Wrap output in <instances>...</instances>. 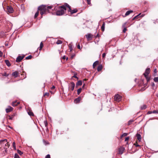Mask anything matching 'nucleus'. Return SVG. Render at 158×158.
Returning <instances> with one entry per match:
<instances>
[{"instance_id": "obj_1", "label": "nucleus", "mask_w": 158, "mask_h": 158, "mask_svg": "<svg viewBox=\"0 0 158 158\" xmlns=\"http://www.w3.org/2000/svg\"><path fill=\"white\" fill-rule=\"evenodd\" d=\"M53 6H48L47 5H42L40 6L38 8V10H39L40 13L41 15V18L43 17V15H46L48 13L51 12V10L53 7Z\"/></svg>"}, {"instance_id": "obj_2", "label": "nucleus", "mask_w": 158, "mask_h": 158, "mask_svg": "<svg viewBox=\"0 0 158 158\" xmlns=\"http://www.w3.org/2000/svg\"><path fill=\"white\" fill-rule=\"evenodd\" d=\"M54 10L56 11V15L60 16L63 15L66 11V9L65 5H62L58 8L55 7Z\"/></svg>"}, {"instance_id": "obj_3", "label": "nucleus", "mask_w": 158, "mask_h": 158, "mask_svg": "<svg viewBox=\"0 0 158 158\" xmlns=\"http://www.w3.org/2000/svg\"><path fill=\"white\" fill-rule=\"evenodd\" d=\"M150 73V69L149 68H147L146 69L144 73L143 74V75H144V77H145L146 80H147V82L144 85V87L146 86L148 82L150 81V77L148 76V75Z\"/></svg>"}, {"instance_id": "obj_4", "label": "nucleus", "mask_w": 158, "mask_h": 158, "mask_svg": "<svg viewBox=\"0 0 158 158\" xmlns=\"http://www.w3.org/2000/svg\"><path fill=\"white\" fill-rule=\"evenodd\" d=\"M75 86V83L73 82H71L69 85V89H70L71 91H73L74 88Z\"/></svg>"}, {"instance_id": "obj_5", "label": "nucleus", "mask_w": 158, "mask_h": 158, "mask_svg": "<svg viewBox=\"0 0 158 158\" xmlns=\"http://www.w3.org/2000/svg\"><path fill=\"white\" fill-rule=\"evenodd\" d=\"M7 12L9 13H12L13 12V9L11 6H9L7 7Z\"/></svg>"}, {"instance_id": "obj_6", "label": "nucleus", "mask_w": 158, "mask_h": 158, "mask_svg": "<svg viewBox=\"0 0 158 158\" xmlns=\"http://www.w3.org/2000/svg\"><path fill=\"white\" fill-rule=\"evenodd\" d=\"M114 100L117 102L120 101L121 100V97L118 94L114 96Z\"/></svg>"}, {"instance_id": "obj_7", "label": "nucleus", "mask_w": 158, "mask_h": 158, "mask_svg": "<svg viewBox=\"0 0 158 158\" xmlns=\"http://www.w3.org/2000/svg\"><path fill=\"white\" fill-rule=\"evenodd\" d=\"M125 148L124 147H120L118 149V154H119L121 155L123 153L124 151Z\"/></svg>"}, {"instance_id": "obj_8", "label": "nucleus", "mask_w": 158, "mask_h": 158, "mask_svg": "<svg viewBox=\"0 0 158 158\" xmlns=\"http://www.w3.org/2000/svg\"><path fill=\"white\" fill-rule=\"evenodd\" d=\"M24 56H18L16 59V61L18 62H20L22 60L24 57Z\"/></svg>"}, {"instance_id": "obj_9", "label": "nucleus", "mask_w": 158, "mask_h": 158, "mask_svg": "<svg viewBox=\"0 0 158 158\" xmlns=\"http://www.w3.org/2000/svg\"><path fill=\"white\" fill-rule=\"evenodd\" d=\"M93 36V35L90 33H88L85 35V36H86L88 40H91Z\"/></svg>"}, {"instance_id": "obj_10", "label": "nucleus", "mask_w": 158, "mask_h": 158, "mask_svg": "<svg viewBox=\"0 0 158 158\" xmlns=\"http://www.w3.org/2000/svg\"><path fill=\"white\" fill-rule=\"evenodd\" d=\"M20 102H17V101H15V102H12L11 105L13 106H15L18 105L19 104H20Z\"/></svg>"}, {"instance_id": "obj_11", "label": "nucleus", "mask_w": 158, "mask_h": 158, "mask_svg": "<svg viewBox=\"0 0 158 158\" xmlns=\"http://www.w3.org/2000/svg\"><path fill=\"white\" fill-rule=\"evenodd\" d=\"M13 108L10 106H9L8 108L6 109V111L8 113L12 111L13 110Z\"/></svg>"}, {"instance_id": "obj_12", "label": "nucleus", "mask_w": 158, "mask_h": 158, "mask_svg": "<svg viewBox=\"0 0 158 158\" xmlns=\"http://www.w3.org/2000/svg\"><path fill=\"white\" fill-rule=\"evenodd\" d=\"M99 64V62L98 60L94 62L93 65V69H95L96 66Z\"/></svg>"}, {"instance_id": "obj_13", "label": "nucleus", "mask_w": 158, "mask_h": 158, "mask_svg": "<svg viewBox=\"0 0 158 158\" xmlns=\"http://www.w3.org/2000/svg\"><path fill=\"white\" fill-rule=\"evenodd\" d=\"M81 98L80 97H79L78 98L75 99L74 100V102L76 103H78L81 100Z\"/></svg>"}, {"instance_id": "obj_14", "label": "nucleus", "mask_w": 158, "mask_h": 158, "mask_svg": "<svg viewBox=\"0 0 158 158\" xmlns=\"http://www.w3.org/2000/svg\"><path fill=\"white\" fill-rule=\"evenodd\" d=\"M16 115V113H14L11 116L8 115V117L9 118H8L10 120H12L13 119V117L14 116H15Z\"/></svg>"}, {"instance_id": "obj_15", "label": "nucleus", "mask_w": 158, "mask_h": 158, "mask_svg": "<svg viewBox=\"0 0 158 158\" xmlns=\"http://www.w3.org/2000/svg\"><path fill=\"white\" fill-rule=\"evenodd\" d=\"M136 137L137 138V139L140 142L141 139V135L140 134L137 133L136 135Z\"/></svg>"}, {"instance_id": "obj_16", "label": "nucleus", "mask_w": 158, "mask_h": 158, "mask_svg": "<svg viewBox=\"0 0 158 158\" xmlns=\"http://www.w3.org/2000/svg\"><path fill=\"white\" fill-rule=\"evenodd\" d=\"M27 113L28 114L30 115V116H33L34 114L31 110H30V109H28L27 110Z\"/></svg>"}, {"instance_id": "obj_17", "label": "nucleus", "mask_w": 158, "mask_h": 158, "mask_svg": "<svg viewBox=\"0 0 158 158\" xmlns=\"http://www.w3.org/2000/svg\"><path fill=\"white\" fill-rule=\"evenodd\" d=\"M103 68V66L102 64H99L97 70L98 72H100L102 70Z\"/></svg>"}, {"instance_id": "obj_18", "label": "nucleus", "mask_w": 158, "mask_h": 158, "mask_svg": "<svg viewBox=\"0 0 158 158\" xmlns=\"http://www.w3.org/2000/svg\"><path fill=\"white\" fill-rule=\"evenodd\" d=\"M64 5H65V7H68L69 8V10H68V12H71V11H72V9H71V7L69 5V4H68L66 3H65Z\"/></svg>"}, {"instance_id": "obj_19", "label": "nucleus", "mask_w": 158, "mask_h": 158, "mask_svg": "<svg viewBox=\"0 0 158 158\" xmlns=\"http://www.w3.org/2000/svg\"><path fill=\"white\" fill-rule=\"evenodd\" d=\"M64 5H65V7H68L69 8V10H68V12H71V11H72V9H71V7L69 5V4H68L66 3H65Z\"/></svg>"}, {"instance_id": "obj_20", "label": "nucleus", "mask_w": 158, "mask_h": 158, "mask_svg": "<svg viewBox=\"0 0 158 158\" xmlns=\"http://www.w3.org/2000/svg\"><path fill=\"white\" fill-rule=\"evenodd\" d=\"M64 5H65V7H68L69 8V10H68V12H71V11H72V9H71V7L69 5V4H68L66 3H65Z\"/></svg>"}, {"instance_id": "obj_21", "label": "nucleus", "mask_w": 158, "mask_h": 158, "mask_svg": "<svg viewBox=\"0 0 158 158\" xmlns=\"http://www.w3.org/2000/svg\"><path fill=\"white\" fill-rule=\"evenodd\" d=\"M64 5H65V7H68L69 8V10H68V12H71V11H72V9H71V7L69 5V4H68L66 3H65Z\"/></svg>"}, {"instance_id": "obj_22", "label": "nucleus", "mask_w": 158, "mask_h": 158, "mask_svg": "<svg viewBox=\"0 0 158 158\" xmlns=\"http://www.w3.org/2000/svg\"><path fill=\"white\" fill-rule=\"evenodd\" d=\"M18 74L19 73L18 72L15 71L12 73V75L14 77H17Z\"/></svg>"}, {"instance_id": "obj_23", "label": "nucleus", "mask_w": 158, "mask_h": 158, "mask_svg": "<svg viewBox=\"0 0 158 158\" xmlns=\"http://www.w3.org/2000/svg\"><path fill=\"white\" fill-rule=\"evenodd\" d=\"M82 82L81 81H78L77 83L76 84V87H77V86L78 85H82Z\"/></svg>"}, {"instance_id": "obj_24", "label": "nucleus", "mask_w": 158, "mask_h": 158, "mask_svg": "<svg viewBox=\"0 0 158 158\" xmlns=\"http://www.w3.org/2000/svg\"><path fill=\"white\" fill-rule=\"evenodd\" d=\"M133 12V11L131 10H130L127 11L125 13V16H127L129 15L130 14H131V13Z\"/></svg>"}, {"instance_id": "obj_25", "label": "nucleus", "mask_w": 158, "mask_h": 158, "mask_svg": "<svg viewBox=\"0 0 158 158\" xmlns=\"http://www.w3.org/2000/svg\"><path fill=\"white\" fill-rule=\"evenodd\" d=\"M105 22L103 23L101 27V29L102 31H103L105 30Z\"/></svg>"}, {"instance_id": "obj_26", "label": "nucleus", "mask_w": 158, "mask_h": 158, "mask_svg": "<svg viewBox=\"0 0 158 158\" xmlns=\"http://www.w3.org/2000/svg\"><path fill=\"white\" fill-rule=\"evenodd\" d=\"M5 62L7 66H10L11 64L9 60H5Z\"/></svg>"}, {"instance_id": "obj_27", "label": "nucleus", "mask_w": 158, "mask_h": 158, "mask_svg": "<svg viewBox=\"0 0 158 158\" xmlns=\"http://www.w3.org/2000/svg\"><path fill=\"white\" fill-rule=\"evenodd\" d=\"M78 11V10L77 9H74L73 10H72V11L70 12L71 14H73L77 13Z\"/></svg>"}, {"instance_id": "obj_28", "label": "nucleus", "mask_w": 158, "mask_h": 158, "mask_svg": "<svg viewBox=\"0 0 158 158\" xmlns=\"http://www.w3.org/2000/svg\"><path fill=\"white\" fill-rule=\"evenodd\" d=\"M152 89H154V90H155L156 89V87L155 86V84L154 83H152Z\"/></svg>"}, {"instance_id": "obj_29", "label": "nucleus", "mask_w": 158, "mask_h": 158, "mask_svg": "<svg viewBox=\"0 0 158 158\" xmlns=\"http://www.w3.org/2000/svg\"><path fill=\"white\" fill-rule=\"evenodd\" d=\"M147 108V106L145 105H143L141 107V110H145Z\"/></svg>"}, {"instance_id": "obj_30", "label": "nucleus", "mask_w": 158, "mask_h": 158, "mask_svg": "<svg viewBox=\"0 0 158 158\" xmlns=\"http://www.w3.org/2000/svg\"><path fill=\"white\" fill-rule=\"evenodd\" d=\"M39 10H38L36 12V13H35V14L34 16V18L35 19L37 17L39 14Z\"/></svg>"}, {"instance_id": "obj_31", "label": "nucleus", "mask_w": 158, "mask_h": 158, "mask_svg": "<svg viewBox=\"0 0 158 158\" xmlns=\"http://www.w3.org/2000/svg\"><path fill=\"white\" fill-rule=\"evenodd\" d=\"M43 46H44L42 42H41L40 43V47L39 48V50H41L42 49V48L43 47Z\"/></svg>"}, {"instance_id": "obj_32", "label": "nucleus", "mask_w": 158, "mask_h": 158, "mask_svg": "<svg viewBox=\"0 0 158 158\" xmlns=\"http://www.w3.org/2000/svg\"><path fill=\"white\" fill-rule=\"evenodd\" d=\"M82 88H80L77 90V94L78 95H79L81 92Z\"/></svg>"}, {"instance_id": "obj_33", "label": "nucleus", "mask_w": 158, "mask_h": 158, "mask_svg": "<svg viewBox=\"0 0 158 158\" xmlns=\"http://www.w3.org/2000/svg\"><path fill=\"white\" fill-rule=\"evenodd\" d=\"M141 15V13H139V15L135 16L132 19V20H134L135 19H137L138 17Z\"/></svg>"}, {"instance_id": "obj_34", "label": "nucleus", "mask_w": 158, "mask_h": 158, "mask_svg": "<svg viewBox=\"0 0 158 158\" xmlns=\"http://www.w3.org/2000/svg\"><path fill=\"white\" fill-rule=\"evenodd\" d=\"M62 43V41L60 40H58L56 42V44H61Z\"/></svg>"}, {"instance_id": "obj_35", "label": "nucleus", "mask_w": 158, "mask_h": 158, "mask_svg": "<svg viewBox=\"0 0 158 158\" xmlns=\"http://www.w3.org/2000/svg\"><path fill=\"white\" fill-rule=\"evenodd\" d=\"M17 152L20 155H22L23 154V152H22L19 149L17 150Z\"/></svg>"}, {"instance_id": "obj_36", "label": "nucleus", "mask_w": 158, "mask_h": 158, "mask_svg": "<svg viewBox=\"0 0 158 158\" xmlns=\"http://www.w3.org/2000/svg\"><path fill=\"white\" fill-rule=\"evenodd\" d=\"M69 49L70 50V52H72V50H73L72 46L71 44H69Z\"/></svg>"}, {"instance_id": "obj_37", "label": "nucleus", "mask_w": 158, "mask_h": 158, "mask_svg": "<svg viewBox=\"0 0 158 158\" xmlns=\"http://www.w3.org/2000/svg\"><path fill=\"white\" fill-rule=\"evenodd\" d=\"M32 56L31 55H29L28 56L26 57V60L31 59L32 58Z\"/></svg>"}, {"instance_id": "obj_38", "label": "nucleus", "mask_w": 158, "mask_h": 158, "mask_svg": "<svg viewBox=\"0 0 158 158\" xmlns=\"http://www.w3.org/2000/svg\"><path fill=\"white\" fill-rule=\"evenodd\" d=\"M13 146L14 148V149L16 150V147L15 145V142H14L13 143Z\"/></svg>"}, {"instance_id": "obj_39", "label": "nucleus", "mask_w": 158, "mask_h": 158, "mask_svg": "<svg viewBox=\"0 0 158 158\" xmlns=\"http://www.w3.org/2000/svg\"><path fill=\"white\" fill-rule=\"evenodd\" d=\"M44 123L45 125V127H47L48 126V123L47 120L44 121Z\"/></svg>"}, {"instance_id": "obj_40", "label": "nucleus", "mask_w": 158, "mask_h": 158, "mask_svg": "<svg viewBox=\"0 0 158 158\" xmlns=\"http://www.w3.org/2000/svg\"><path fill=\"white\" fill-rule=\"evenodd\" d=\"M134 122V120H131L129 121L128 122V125H131L132 123Z\"/></svg>"}, {"instance_id": "obj_41", "label": "nucleus", "mask_w": 158, "mask_h": 158, "mask_svg": "<svg viewBox=\"0 0 158 158\" xmlns=\"http://www.w3.org/2000/svg\"><path fill=\"white\" fill-rule=\"evenodd\" d=\"M154 81L155 82H158V77H155L154 78Z\"/></svg>"}, {"instance_id": "obj_42", "label": "nucleus", "mask_w": 158, "mask_h": 158, "mask_svg": "<svg viewBox=\"0 0 158 158\" xmlns=\"http://www.w3.org/2000/svg\"><path fill=\"white\" fill-rule=\"evenodd\" d=\"M2 75L3 76L5 77H7L9 75V74H7L6 72H4V73L2 74Z\"/></svg>"}, {"instance_id": "obj_43", "label": "nucleus", "mask_w": 158, "mask_h": 158, "mask_svg": "<svg viewBox=\"0 0 158 158\" xmlns=\"http://www.w3.org/2000/svg\"><path fill=\"white\" fill-rule=\"evenodd\" d=\"M14 158H19V157L17 154L15 153V154Z\"/></svg>"}, {"instance_id": "obj_44", "label": "nucleus", "mask_w": 158, "mask_h": 158, "mask_svg": "<svg viewBox=\"0 0 158 158\" xmlns=\"http://www.w3.org/2000/svg\"><path fill=\"white\" fill-rule=\"evenodd\" d=\"M49 95V93H44V96L45 97V96H48Z\"/></svg>"}, {"instance_id": "obj_45", "label": "nucleus", "mask_w": 158, "mask_h": 158, "mask_svg": "<svg viewBox=\"0 0 158 158\" xmlns=\"http://www.w3.org/2000/svg\"><path fill=\"white\" fill-rule=\"evenodd\" d=\"M127 22H126L125 23H124L122 25V27H123L124 28H125V27H126V26H127Z\"/></svg>"}, {"instance_id": "obj_46", "label": "nucleus", "mask_w": 158, "mask_h": 158, "mask_svg": "<svg viewBox=\"0 0 158 158\" xmlns=\"http://www.w3.org/2000/svg\"><path fill=\"white\" fill-rule=\"evenodd\" d=\"M136 147H140V146L138 144V143L137 141H136L135 143L134 144Z\"/></svg>"}, {"instance_id": "obj_47", "label": "nucleus", "mask_w": 158, "mask_h": 158, "mask_svg": "<svg viewBox=\"0 0 158 158\" xmlns=\"http://www.w3.org/2000/svg\"><path fill=\"white\" fill-rule=\"evenodd\" d=\"M153 114H158V110H154L152 111Z\"/></svg>"}, {"instance_id": "obj_48", "label": "nucleus", "mask_w": 158, "mask_h": 158, "mask_svg": "<svg viewBox=\"0 0 158 158\" xmlns=\"http://www.w3.org/2000/svg\"><path fill=\"white\" fill-rule=\"evenodd\" d=\"M127 135L128 134L127 133H124L121 135V137L123 136H127Z\"/></svg>"}, {"instance_id": "obj_49", "label": "nucleus", "mask_w": 158, "mask_h": 158, "mask_svg": "<svg viewBox=\"0 0 158 158\" xmlns=\"http://www.w3.org/2000/svg\"><path fill=\"white\" fill-rule=\"evenodd\" d=\"M43 142H44V143L45 144V145H46L47 144H49V143H48V142H47L46 141L44 140H43Z\"/></svg>"}, {"instance_id": "obj_50", "label": "nucleus", "mask_w": 158, "mask_h": 158, "mask_svg": "<svg viewBox=\"0 0 158 158\" xmlns=\"http://www.w3.org/2000/svg\"><path fill=\"white\" fill-rule=\"evenodd\" d=\"M127 31V27H125V28H124V29H123V33H125Z\"/></svg>"}, {"instance_id": "obj_51", "label": "nucleus", "mask_w": 158, "mask_h": 158, "mask_svg": "<svg viewBox=\"0 0 158 158\" xmlns=\"http://www.w3.org/2000/svg\"><path fill=\"white\" fill-rule=\"evenodd\" d=\"M129 136L126 137L125 139V141H127L129 139Z\"/></svg>"}, {"instance_id": "obj_52", "label": "nucleus", "mask_w": 158, "mask_h": 158, "mask_svg": "<svg viewBox=\"0 0 158 158\" xmlns=\"http://www.w3.org/2000/svg\"><path fill=\"white\" fill-rule=\"evenodd\" d=\"M87 2L89 5L91 4V0H86Z\"/></svg>"}, {"instance_id": "obj_53", "label": "nucleus", "mask_w": 158, "mask_h": 158, "mask_svg": "<svg viewBox=\"0 0 158 158\" xmlns=\"http://www.w3.org/2000/svg\"><path fill=\"white\" fill-rule=\"evenodd\" d=\"M7 140L6 139H5L4 140H0V142L1 143L2 142H7Z\"/></svg>"}, {"instance_id": "obj_54", "label": "nucleus", "mask_w": 158, "mask_h": 158, "mask_svg": "<svg viewBox=\"0 0 158 158\" xmlns=\"http://www.w3.org/2000/svg\"><path fill=\"white\" fill-rule=\"evenodd\" d=\"M45 158H51L50 155H49V154L47 155L46 156Z\"/></svg>"}, {"instance_id": "obj_55", "label": "nucleus", "mask_w": 158, "mask_h": 158, "mask_svg": "<svg viewBox=\"0 0 158 158\" xmlns=\"http://www.w3.org/2000/svg\"><path fill=\"white\" fill-rule=\"evenodd\" d=\"M78 44L77 45V48L79 49H81V47H80V45L78 43Z\"/></svg>"}, {"instance_id": "obj_56", "label": "nucleus", "mask_w": 158, "mask_h": 158, "mask_svg": "<svg viewBox=\"0 0 158 158\" xmlns=\"http://www.w3.org/2000/svg\"><path fill=\"white\" fill-rule=\"evenodd\" d=\"M153 113L152 111H149L147 112V114H150Z\"/></svg>"}, {"instance_id": "obj_57", "label": "nucleus", "mask_w": 158, "mask_h": 158, "mask_svg": "<svg viewBox=\"0 0 158 158\" xmlns=\"http://www.w3.org/2000/svg\"><path fill=\"white\" fill-rule=\"evenodd\" d=\"M5 145L6 146H7L8 148L10 146V144L8 142H7L6 144Z\"/></svg>"}, {"instance_id": "obj_58", "label": "nucleus", "mask_w": 158, "mask_h": 158, "mask_svg": "<svg viewBox=\"0 0 158 158\" xmlns=\"http://www.w3.org/2000/svg\"><path fill=\"white\" fill-rule=\"evenodd\" d=\"M55 88V87L54 86V85H53L52 87L51 88V90H53V89H54Z\"/></svg>"}, {"instance_id": "obj_59", "label": "nucleus", "mask_w": 158, "mask_h": 158, "mask_svg": "<svg viewBox=\"0 0 158 158\" xmlns=\"http://www.w3.org/2000/svg\"><path fill=\"white\" fill-rule=\"evenodd\" d=\"M106 54L105 53H103L102 54V57L103 58L105 57L106 56Z\"/></svg>"}, {"instance_id": "obj_60", "label": "nucleus", "mask_w": 158, "mask_h": 158, "mask_svg": "<svg viewBox=\"0 0 158 158\" xmlns=\"http://www.w3.org/2000/svg\"><path fill=\"white\" fill-rule=\"evenodd\" d=\"M157 69H155L154 70V72L155 73H156L157 72Z\"/></svg>"}, {"instance_id": "obj_61", "label": "nucleus", "mask_w": 158, "mask_h": 158, "mask_svg": "<svg viewBox=\"0 0 158 158\" xmlns=\"http://www.w3.org/2000/svg\"><path fill=\"white\" fill-rule=\"evenodd\" d=\"M2 52L0 51V57H2Z\"/></svg>"}, {"instance_id": "obj_62", "label": "nucleus", "mask_w": 158, "mask_h": 158, "mask_svg": "<svg viewBox=\"0 0 158 158\" xmlns=\"http://www.w3.org/2000/svg\"><path fill=\"white\" fill-rule=\"evenodd\" d=\"M73 77H74L78 79V77L75 74L74 76H73Z\"/></svg>"}, {"instance_id": "obj_63", "label": "nucleus", "mask_w": 158, "mask_h": 158, "mask_svg": "<svg viewBox=\"0 0 158 158\" xmlns=\"http://www.w3.org/2000/svg\"><path fill=\"white\" fill-rule=\"evenodd\" d=\"M49 92L51 93L52 94H54V92L53 91H52L51 90H50L49 91Z\"/></svg>"}, {"instance_id": "obj_64", "label": "nucleus", "mask_w": 158, "mask_h": 158, "mask_svg": "<svg viewBox=\"0 0 158 158\" xmlns=\"http://www.w3.org/2000/svg\"><path fill=\"white\" fill-rule=\"evenodd\" d=\"M62 59L64 60L65 59H66L65 56H64L62 57Z\"/></svg>"}]
</instances>
